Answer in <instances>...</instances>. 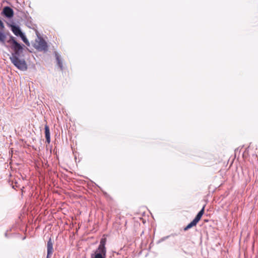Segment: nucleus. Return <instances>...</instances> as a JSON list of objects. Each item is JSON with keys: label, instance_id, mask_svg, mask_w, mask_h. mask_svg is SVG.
I'll return each mask as SVG.
<instances>
[{"label": "nucleus", "instance_id": "nucleus-1", "mask_svg": "<svg viewBox=\"0 0 258 258\" xmlns=\"http://www.w3.org/2000/svg\"><path fill=\"white\" fill-rule=\"evenodd\" d=\"M0 36V43L10 50H12L10 59L11 62L19 70L25 71L28 69V66L24 58H22L25 45L17 41L16 38L10 35L9 39L6 41L7 35L2 31Z\"/></svg>", "mask_w": 258, "mask_h": 258}, {"label": "nucleus", "instance_id": "nucleus-2", "mask_svg": "<svg viewBox=\"0 0 258 258\" xmlns=\"http://www.w3.org/2000/svg\"><path fill=\"white\" fill-rule=\"evenodd\" d=\"M107 239L106 238H102L100 239V244L94 252L91 254V258H105L106 253V249L105 244Z\"/></svg>", "mask_w": 258, "mask_h": 258}, {"label": "nucleus", "instance_id": "nucleus-3", "mask_svg": "<svg viewBox=\"0 0 258 258\" xmlns=\"http://www.w3.org/2000/svg\"><path fill=\"white\" fill-rule=\"evenodd\" d=\"M36 34L37 39L35 40V43L33 46L38 51L46 52L48 50V46L46 41L41 36L39 32L36 30Z\"/></svg>", "mask_w": 258, "mask_h": 258}, {"label": "nucleus", "instance_id": "nucleus-4", "mask_svg": "<svg viewBox=\"0 0 258 258\" xmlns=\"http://www.w3.org/2000/svg\"><path fill=\"white\" fill-rule=\"evenodd\" d=\"M8 26L10 27L12 32L16 36L19 37L21 35V34L23 33L20 27L18 25H16L14 23H12V24H8Z\"/></svg>", "mask_w": 258, "mask_h": 258}, {"label": "nucleus", "instance_id": "nucleus-5", "mask_svg": "<svg viewBox=\"0 0 258 258\" xmlns=\"http://www.w3.org/2000/svg\"><path fill=\"white\" fill-rule=\"evenodd\" d=\"M2 14L5 17L11 19L13 17L14 13L11 8L9 6H6L4 8Z\"/></svg>", "mask_w": 258, "mask_h": 258}, {"label": "nucleus", "instance_id": "nucleus-6", "mask_svg": "<svg viewBox=\"0 0 258 258\" xmlns=\"http://www.w3.org/2000/svg\"><path fill=\"white\" fill-rule=\"evenodd\" d=\"M53 242L50 237L47 243V255L46 258H51L53 252Z\"/></svg>", "mask_w": 258, "mask_h": 258}, {"label": "nucleus", "instance_id": "nucleus-7", "mask_svg": "<svg viewBox=\"0 0 258 258\" xmlns=\"http://www.w3.org/2000/svg\"><path fill=\"white\" fill-rule=\"evenodd\" d=\"M44 130L46 141L48 144H49L50 142V133L49 126L46 124L44 127Z\"/></svg>", "mask_w": 258, "mask_h": 258}, {"label": "nucleus", "instance_id": "nucleus-8", "mask_svg": "<svg viewBox=\"0 0 258 258\" xmlns=\"http://www.w3.org/2000/svg\"><path fill=\"white\" fill-rule=\"evenodd\" d=\"M19 37H20L21 38L22 40L25 43L26 45H27L28 46H30V42L27 38L24 33L23 32Z\"/></svg>", "mask_w": 258, "mask_h": 258}, {"label": "nucleus", "instance_id": "nucleus-9", "mask_svg": "<svg viewBox=\"0 0 258 258\" xmlns=\"http://www.w3.org/2000/svg\"><path fill=\"white\" fill-rule=\"evenodd\" d=\"M26 26L30 28H32L33 23L32 22L31 17L30 16H26Z\"/></svg>", "mask_w": 258, "mask_h": 258}, {"label": "nucleus", "instance_id": "nucleus-10", "mask_svg": "<svg viewBox=\"0 0 258 258\" xmlns=\"http://www.w3.org/2000/svg\"><path fill=\"white\" fill-rule=\"evenodd\" d=\"M197 223L194 220H192L191 222H190L186 227L184 228V231H187L188 229H190L194 226H196Z\"/></svg>", "mask_w": 258, "mask_h": 258}, {"label": "nucleus", "instance_id": "nucleus-11", "mask_svg": "<svg viewBox=\"0 0 258 258\" xmlns=\"http://www.w3.org/2000/svg\"><path fill=\"white\" fill-rule=\"evenodd\" d=\"M55 55L56 59L57 60V64L59 66V67L60 68V70H62V68H63L62 63L60 59H59V56L56 52H55Z\"/></svg>", "mask_w": 258, "mask_h": 258}, {"label": "nucleus", "instance_id": "nucleus-12", "mask_svg": "<svg viewBox=\"0 0 258 258\" xmlns=\"http://www.w3.org/2000/svg\"><path fill=\"white\" fill-rule=\"evenodd\" d=\"M174 235H176V234H172L171 235H168V236H164L163 237H162L159 241H158V243H160L161 242H163L164 241V240H165L166 239H168L169 237L171 236H174Z\"/></svg>", "mask_w": 258, "mask_h": 258}, {"label": "nucleus", "instance_id": "nucleus-13", "mask_svg": "<svg viewBox=\"0 0 258 258\" xmlns=\"http://www.w3.org/2000/svg\"><path fill=\"white\" fill-rule=\"evenodd\" d=\"M201 218L202 216H200L199 214H197L193 220L195 221L197 223H198L199 221L201 220Z\"/></svg>", "mask_w": 258, "mask_h": 258}, {"label": "nucleus", "instance_id": "nucleus-14", "mask_svg": "<svg viewBox=\"0 0 258 258\" xmlns=\"http://www.w3.org/2000/svg\"><path fill=\"white\" fill-rule=\"evenodd\" d=\"M205 211V206H203V207L202 208V209L198 212V214H199L200 216L202 217Z\"/></svg>", "mask_w": 258, "mask_h": 258}]
</instances>
